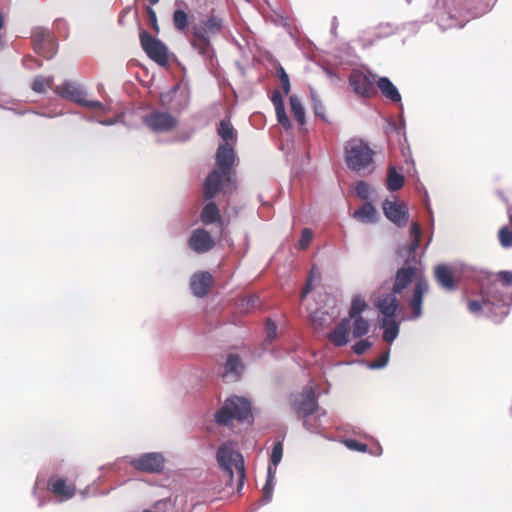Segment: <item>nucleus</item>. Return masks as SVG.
<instances>
[{
	"instance_id": "nucleus-1",
	"label": "nucleus",
	"mask_w": 512,
	"mask_h": 512,
	"mask_svg": "<svg viewBox=\"0 0 512 512\" xmlns=\"http://www.w3.org/2000/svg\"><path fill=\"white\" fill-rule=\"evenodd\" d=\"M235 151L232 144H220L216 152V168L206 177L203 198L210 200L232 183Z\"/></svg>"
},
{
	"instance_id": "nucleus-2",
	"label": "nucleus",
	"mask_w": 512,
	"mask_h": 512,
	"mask_svg": "<svg viewBox=\"0 0 512 512\" xmlns=\"http://www.w3.org/2000/svg\"><path fill=\"white\" fill-rule=\"evenodd\" d=\"M290 405L307 430L315 433L320 431L319 418L325 416L326 412L320 411L313 387L305 386L300 393L292 394Z\"/></svg>"
},
{
	"instance_id": "nucleus-3",
	"label": "nucleus",
	"mask_w": 512,
	"mask_h": 512,
	"mask_svg": "<svg viewBox=\"0 0 512 512\" xmlns=\"http://www.w3.org/2000/svg\"><path fill=\"white\" fill-rule=\"evenodd\" d=\"M375 151L361 138H352L345 143L344 159L347 167L359 175L366 176L375 169Z\"/></svg>"
},
{
	"instance_id": "nucleus-4",
	"label": "nucleus",
	"mask_w": 512,
	"mask_h": 512,
	"mask_svg": "<svg viewBox=\"0 0 512 512\" xmlns=\"http://www.w3.org/2000/svg\"><path fill=\"white\" fill-rule=\"evenodd\" d=\"M217 461L224 468L229 476L230 482L234 477L237 481V487L240 489L245 480L244 460L240 453L233 450L230 444H222L217 451Z\"/></svg>"
},
{
	"instance_id": "nucleus-5",
	"label": "nucleus",
	"mask_w": 512,
	"mask_h": 512,
	"mask_svg": "<svg viewBox=\"0 0 512 512\" xmlns=\"http://www.w3.org/2000/svg\"><path fill=\"white\" fill-rule=\"evenodd\" d=\"M251 416V403L245 398L233 396L215 414L216 421L227 425L232 419L243 421Z\"/></svg>"
},
{
	"instance_id": "nucleus-6",
	"label": "nucleus",
	"mask_w": 512,
	"mask_h": 512,
	"mask_svg": "<svg viewBox=\"0 0 512 512\" xmlns=\"http://www.w3.org/2000/svg\"><path fill=\"white\" fill-rule=\"evenodd\" d=\"M139 40L141 48L152 61L162 67L169 66V49L160 39L152 36L145 30H141Z\"/></svg>"
},
{
	"instance_id": "nucleus-7",
	"label": "nucleus",
	"mask_w": 512,
	"mask_h": 512,
	"mask_svg": "<svg viewBox=\"0 0 512 512\" xmlns=\"http://www.w3.org/2000/svg\"><path fill=\"white\" fill-rule=\"evenodd\" d=\"M376 75L361 70H353L349 76V84L353 91L365 98L373 97L377 91L375 88Z\"/></svg>"
},
{
	"instance_id": "nucleus-8",
	"label": "nucleus",
	"mask_w": 512,
	"mask_h": 512,
	"mask_svg": "<svg viewBox=\"0 0 512 512\" xmlns=\"http://www.w3.org/2000/svg\"><path fill=\"white\" fill-rule=\"evenodd\" d=\"M56 93L61 97L70 99L86 108L95 111L104 110V105L100 101L86 100L85 92L76 84L72 82H65L56 88Z\"/></svg>"
},
{
	"instance_id": "nucleus-9",
	"label": "nucleus",
	"mask_w": 512,
	"mask_h": 512,
	"mask_svg": "<svg viewBox=\"0 0 512 512\" xmlns=\"http://www.w3.org/2000/svg\"><path fill=\"white\" fill-rule=\"evenodd\" d=\"M34 50L45 58H51L56 51L57 43L47 28L35 27L31 33Z\"/></svg>"
},
{
	"instance_id": "nucleus-10",
	"label": "nucleus",
	"mask_w": 512,
	"mask_h": 512,
	"mask_svg": "<svg viewBox=\"0 0 512 512\" xmlns=\"http://www.w3.org/2000/svg\"><path fill=\"white\" fill-rule=\"evenodd\" d=\"M137 471L145 473H160L164 469L165 459L160 453L151 452L140 455L129 461Z\"/></svg>"
},
{
	"instance_id": "nucleus-11",
	"label": "nucleus",
	"mask_w": 512,
	"mask_h": 512,
	"mask_svg": "<svg viewBox=\"0 0 512 512\" xmlns=\"http://www.w3.org/2000/svg\"><path fill=\"white\" fill-rule=\"evenodd\" d=\"M143 122L154 132H168L177 125V119L172 114L158 110L145 115Z\"/></svg>"
},
{
	"instance_id": "nucleus-12",
	"label": "nucleus",
	"mask_w": 512,
	"mask_h": 512,
	"mask_svg": "<svg viewBox=\"0 0 512 512\" xmlns=\"http://www.w3.org/2000/svg\"><path fill=\"white\" fill-rule=\"evenodd\" d=\"M428 291V281L424 277H419L415 282L412 295L408 299V307L413 319H418L422 316L423 298Z\"/></svg>"
},
{
	"instance_id": "nucleus-13",
	"label": "nucleus",
	"mask_w": 512,
	"mask_h": 512,
	"mask_svg": "<svg viewBox=\"0 0 512 512\" xmlns=\"http://www.w3.org/2000/svg\"><path fill=\"white\" fill-rule=\"evenodd\" d=\"M189 248L197 254L207 253L215 246V241L207 230L197 228L192 231L188 239Z\"/></svg>"
},
{
	"instance_id": "nucleus-14",
	"label": "nucleus",
	"mask_w": 512,
	"mask_h": 512,
	"mask_svg": "<svg viewBox=\"0 0 512 512\" xmlns=\"http://www.w3.org/2000/svg\"><path fill=\"white\" fill-rule=\"evenodd\" d=\"M384 215L398 227H404L408 222V210L403 203L385 200L382 205Z\"/></svg>"
},
{
	"instance_id": "nucleus-15",
	"label": "nucleus",
	"mask_w": 512,
	"mask_h": 512,
	"mask_svg": "<svg viewBox=\"0 0 512 512\" xmlns=\"http://www.w3.org/2000/svg\"><path fill=\"white\" fill-rule=\"evenodd\" d=\"M350 331L351 321L345 317L328 333L327 338L334 346L343 347L349 341Z\"/></svg>"
},
{
	"instance_id": "nucleus-16",
	"label": "nucleus",
	"mask_w": 512,
	"mask_h": 512,
	"mask_svg": "<svg viewBox=\"0 0 512 512\" xmlns=\"http://www.w3.org/2000/svg\"><path fill=\"white\" fill-rule=\"evenodd\" d=\"M418 269L414 266L402 267L397 270L395 274V280L393 284V292L394 293H402L404 289H406L409 284L417 278Z\"/></svg>"
},
{
	"instance_id": "nucleus-17",
	"label": "nucleus",
	"mask_w": 512,
	"mask_h": 512,
	"mask_svg": "<svg viewBox=\"0 0 512 512\" xmlns=\"http://www.w3.org/2000/svg\"><path fill=\"white\" fill-rule=\"evenodd\" d=\"M434 277L436 282L446 290H455L458 286V281L454 277V271L448 265H437L434 268Z\"/></svg>"
},
{
	"instance_id": "nucleus-18",
	"label": "nucleus",
	"mask_w": 512,
	"mask_h": 512,
	"mask_svg": "<svg viewBox=\"0 0 512 512\" xmlns=\"http://www.w3.org/2000/svg\"><path fill=\"white\" fill-rule=\"evenodd\" d=\"M213 281V277L209 272L195 273L190 281L193 294L198 297L206 296L210 291Z\"/></svg>"
},
{
	"instance_id": "nucleus-19",
	"label": "nucleus",
	"mask_w": 512,
	"mask_h": 512,
	"mask_svg": "<svg viewBox=\"0 0 512 512\" xmlns=\"http://www.w3.org/2000/svg\"><path fill=\"white\" fill-rule=\"evenodd\" d=\"M48 489L64 500L71 499L76 494L75 484L67 483L63 478H50L48 481Z\"/></svg>"
},
{
	"instance_id": "nucleus-20",
	"label": "nucleus",
	"mask_w": 512,
	"mask_h": 512,
	"mask_svg": "<svg viewBox=\"0 0 512 512\" xmlns=\"http://www.w3.org/2000/svg\"><path fill=\"white\" fill-rule=\"evenodd\" d=\"M397 293H388L382 296H379L375 306L377 309L383 314V318H393L395 313L399 307V301L396 297Z\"/></svg>"
},
{
	"instance_id": "nucleus-21",
	"label": "nucleus",
	"mask_w": 512,
	"mask_h": 512,
	"mask_svg": "<svg viewBox=\"0 0 512 512\" xmlns=\"http://www.w3.org/2000/svg\"><path fill=\"white\" fill-rule=\"evenodd\" d=\"M223 28V19L219 16L211 14L206 20L202 21L198 25L193 26V30H200L202 34L210 35L219 34Z\"/></svg>"
},
{
	"instance_id": "nucleus-22",
	"label": "nucleus",
	"mask_w": 512,
	"mask_h": 512,
	"mask_svg": "<svg viewBox=\"0 0 512 512\" xmlns=\"http://www.w3.org/2000/svg\"><path fill=\"white\" fill-rule=\"evenodd\" d=\"M211 200H207L208 203L203 207L200 214V220L205 225L221 223L222 221L220 210L216 203Z\"/></svg>"
},
{
	"instance_id": "nucleus-23",
	"label": "nucleus",
	"mask_w": 512,
	"mask_h": 512,
	"mask_svg": "<svg viewBox=\"0 0 512 512\" xmlns=\"http://www.w3.org/2000/svg\"><path fill=\"white\" fill-rule=\"evenodd\" d=\"M377 87L381 91V93L391 100L392 102H400L401 101V95L398 91V89L395 87V85L387 78V77H380L376 81Z\"/></svg>"
},
{
	"instance_id": "nucleus-24",
	"label": "nucleus",
	"mask_w": 512,
	"mask_h": 512,
	"mask_svg": "<svg viewBox=\"0 0 512 512\" xmlns=\"http://www.w3.org/2000/svg\"><path fill=\"white\" fill-rule=\"evenodd\" d=\"M190 44L201 55H206L211 46L210 38L207 35L202 34L200 30L193 29Z\"/></svg>"
},
{
	"instance_id": "nucleus-25",
	"label": "nucleus",
	"mask_w": 512,
	"mask_h": 512,
	"mask_svg": "<svg viewBox=\"0 0 512 512\" xmlns=\"http://www.w3.org/2000/svg\"><path fill=\"white\" fill-rule=\"evenodd\" d=\"M353 217L362 223H373L376 221L377 211L370 202H366L354 211Z\"/></svg>"
},
{
	"instance_id": "nucleus-26",
	"label": "nucleus",
	"mask_w": 512,
	"mask_h": 512,
	"mask_svg": "<svg viewBox=\"0 0 512 512\" xmlns=\"http://www.w3.org/2000/svg\"><path fill=\"white\" fill-rule=\"evenodd\" d=\"M217 133L224 141L223 144H232L233 146L236 143V131L229 120L223 119L220 121Z\"/></svg>"
},
{
	"instance_id": "nucleus-27",
	"label": "nucleus",
	"mask_w": 512,
	"mask_h": 512,
	"mask_svg": "<svg viewBox=\"0 0 512 512\" xmlns=\"http://www.w3.org/2000/svg\"><path fill=\"white\" fill-rule=\"evenodd\" d=\"M404 183V176L401 173L397 172L394 166H389L387 169L386 180L387 189L391 192L398 191L404 186Z\"/></svg>"
},
{
	"instance_id": "nucleus-28",
	"label": "nucleus",
	"mask_w": 512,
	"mask_h": 512,
	"mask_svg": "<svg viewBox=\"0 0 512 512\" xmlns=\"http://www.w3.org/2000/svg\"><path fill=\"white\" fill-rule=\"evenodd\" d=\"M381 326L384 329L383 340L392 343L399 333L398 323L393 318H383Z\"/></svg>"
},
{
	"instance_id": "nucleus-29",
	"label": "nucleus",
	"mask_w": 512,
	"mask_h": 512,
	"mask_svg": "<svg viewBox=\"0 0 512 512\" xmlns=\"http://www.w3.org/2000/svg\"><path fill=\"white\" fill-rule=\"evenodd\" d=\"M243 369L242 361L236 354H229L225 363V375L233 374L238 379Z\"/></svg>"
},
{
	"instance_id": "nucleus-30",
	"label": "nucleus",
	"mask_w": 512,
	"mask_h": 512,
	"mask_svg": "<svg viewBox=\"0 0 512 512\" xmlns=\"http://www.w3.org/2000/svg\"><path fill=\"white\" fill-rule=\"evenodd\" d=\"M290 110L294 119L300 124L304 125L306 122L304 107L300 99L296 95H291L289 98Z\"/></svg>"
},
{
	"instance_id": "nucleus-31",
	"label": "nucleus",
	"mask_w": 512,
	"mask_h": 512,
	"mask_svg": "<svg viewBox=\"0 0 512 512\" xmlns=\"http://www.w3.org/2000/svg\"><path fill=\"white\" fill-rule=\"evenodd\" d=\"M352 335L354 338H361L369 331V322L362 316L352 318Z\"/></svg>"
},
{
	"instance_id": "nucleus-32",
	"label": "nucleus",
	"mask_w": 512,
	"mask_h": 512,
	"mask_svg": "<svg viewBox=\"0 0 512 512\" xmlns=\"http://www.w3.org/2000/svg\"><path fill=\"white\" fill-rule=\"evenodd\" d=\"M368 307L367 302L364 298L359 295H355L352 299L351 306L349 309L348 317L351 321L352 318L361 316V313L364 312Z\"/></svg>"
},
{
	"instance_id": "nucleus-33",
	"label": "nucleus",
	"mask_w": 512,
	"mask_h": 512,
	"mask_svg": "<svg viewBox=\"0 0 512 512\" xmlns=\"http://www.w3.org/2000/svg\"><path fill=\"white\" fill-rule=\"evenodd\" d=\"M189 24V15L182 9H176L173 13V25L174 28L183 32Z\"/></svg>"
},
{
	"instance_id": "nucleus-34",
	"label": "nucleus",
	"mask_w": 512,
	"mask_h": 512,
	"mask_svg": "<svg viewBox=\"0 0 512 512\" xmlns=\"http://www.w3.org/2000/svg\"><path fill=\"white\" fill-rule=\"evenodd\" d=\"M412 240L409 244V253L413 254L420 246L421 227L418 222H413L410 229Z\"/></svg>"
},
{
	"instance_id": "nucleus-35",
	"label": "nucleus",
	"mask_w": 512,
	"mask_h": 512,
	"mask_svg": "<svg viewBox=\"0 0 512 512\" xmlns=\"http://www.w3.org/2000/svg\"><path fill=\"white\" fill-rule=\"evenodd\" d=\"M53 85L52 77H43L37 76L31 85L33 91L37 93H44L48 88H51Z\"/></svg>"
},
{
	"instance_id": "nucleus-36",
	"label": "nucleus",
	"mask_w": 512,
	"mask_h": 512,
	"mask_svg": "<svg viewBox=\"0 0 512 512\" xmlns=\"http://www.w3.org/2000/svg\"><path fill=\"white\" fill-rule=\"evenodd\" d=\"M276 470V468H274ZM275 471L272 470V467L269 466L268 468V478L267 481L262 489V500L264 503H267L271 500L272 497V491H273V485H272V478Z\"/></svg>"
},
{
	"instance_id": "nucleus-37",
	"label": "nucleus",
	"mask_w": 512,
	"mask_h": 512,
	"mask_svg": "<svg viewBox=\"0 0 512 512\" xmlns=\"http://www.w3.org/2000/svg\"><path fill=\"white\" fill-rule=\"evenodd\" d=\"M498 237L501 245L504 248H509L512 246V228L507 226L501 227L498 232Z\"/></svg>"
},
{
	"instance_id": "nucleus-38",
	"label": "nucleus",
	"mask_w": 512,
	"mask_h": 512,
	"mask_svg": "<svg viewBox=\"0 0 512 512\" xmlns=\"http://www.w3.org/2000/svg\"><path fill=\"white\" fill-rule=\"evenodd\" d=\"M283 456V443L281 441H278L274 444L270 456V462L271 464L276 467L282 459Z\"/></svg>"
},
{
	"instance_id": "nucleus-39",
	"label": "nucleus",
	"mask_w": 512,
	"mask_h": 512,
	"mask_svg": "<svg viewBox=\"0 0 512 512\" xmlns=\"http://www.w3.org/2000/svg\"><path fill=\"white\" fill-rule=\"evenodd\" d=\"M276 74L284 93L288 94L290 92V80L288 74L286 73L285 69L282 66H279L277 68Z\"/></svg>"
},
{
	"instance_id": "nucleus-40",
	"label": "nucleus",
	"mask_w": 512,
	"mask_h": 512,
	"mask_svg": "<svg viewBox=\"0 0 512 512\" xmlns=\"http://www.w3.org/2000/svg\"><path fill=\"white\" fill-rule=\"evenodd\" d=\"M146 13H147L149 26L156 34H158L160 32V27L158 24L157 15H156L155 10L151 6H148L146 8Z\"/></svg>"
},
{
	"instance_id": "nucleus-41",
	"label": "nucleus",
	"mask_w": 512,
	"mask_h": 512,
	"mask_svg": "<svg viewBox=\"0 0 512 512\" xmlns=\"http://www.w3.org/2000/svg\"><path fill=\"white\" fill-rule=\"evenodd\" d=\"M265 333H266V341L268 343H271L277 336V326L276 324L270 320L267 319L265 324Z\"/></svg>"
},
{
	"instance_id": "nucleus-42",
	"label": "nucleus",
	"mask_w": 512,
	"mask_h": 512,
	"mask_svg": "<svg viewBox=\"0 0 512 512\" xmlns=\"http://www.w3.org/2000/svg\"><path fill=\"white\" fill-rule=\"evenodd\" d=\"M277 121L278 123L286 130L291 128L290 120L285 112L284 107H280L279 109L275 110Z\"/></svg>"
},
{
	"instance_id": "nucleus-43",
	"label": "nucleus",
	"mask_w": 512,
	"mask_h": 512,
	"mask_svg": "<svg viewBox=\"0 0 512 512\" xmlns=\"http://www.w3.org/2000/svg\"><path fill=\"white\" fill-rule=\"evenodd\" d=\"M372 346L371 342H369L367 339H362L356 342L352 346V350L357 355L364 354L370 347Z\"/></svg>"
},
{
	"instance_id": "nucleus-44",
	"label": "nucleus",
	"mask_w": 512,
	"mask_h": 512,
	"mask_svg": "<svg viewBox=\"0 0 512 512\" xmlns=\"http://www.w3.org/2000/svg\"><path fill=\"white\" fill-rule=\"evenodd\" d=\"M345 446L354 451L358 452H366L367 451V445L364 443H361L355 439H346L343 441Z\"/></svg>"
},
{
	"instance_id": "nucleus-45",
	"label": "nucleus",
	"mask_w": 512,
	"mask_h": 512,
	"mask_svg": "<svg viewBox=\"0 0 512 512\" xmlns=\"http://www.w3.org/2000/svg\"><path fill=\"white\" fill-rule=\"evenodd\" d=\"M389 354H390V351L386 350L377 359H375L373 362H371L370 367L373 369H380V368L385 367L389 360Z\"/></svg>"
},
{
	"instance_id": "nucleus-46",
	"label": "nucleus",
	"mask_w": 512,
	"mask_h": 512,
	"mask_svg": "<svg viewBox=\"0 0 512 512\" xmlns=\"http://www.w3.org/2000/svg\"><path fill=\"white\" fill-rule=\"evenodd\" d=\"M313 238V233L312 231L309 229V228H304L301 232V238H300V241H299V247L301 249H306L311 240Z\"/></svg>"
},
{
	"instance_id": "nucleus-47",
	"label": "nucleus",
	"mask_w": 512,
	"mask_h": 512,
	"mask_svg": "<svg viewBox=\"0 0 512 512\" xmlns=\"http://www.w3.org/2000/svg\"><path fill=\"white\" fill-rule=\"evenodd\" d=\"M312 102L315 115L326 121L325 106L323 103L315 95H312Z\"/></svg>"
},
{
	"instance_id": "nucleus-48",
	"label": "nucleus",
	"mask_w": 512,
	"mask_h": 512,
	"mask_svg": "<svg viewBox=\"0 0 512 512\" xmlns=\"http://www.w3.org/2000/svg\"><path fill=\"white\" fill-rule=\"evenodd\" d=\"M355 190H356V194H357L360 198H362V199H364V200L368 199L369 194H370V187H369V185H368L366 182H364V181H359V182L356 184V188H355Z\"/></svg>"
},
{
	"instance_id": "nucleus-49",
	"label": "nucleus",
	"mask_w": 512,
	"mask_h": 512,
	"mask_svg": "<svg viewBox=\"0 0 512 512\" xmlns=\"http://www.w3.org/2000/svg\"><path fill=\"white\" fill-rule=\"evenodd\" d=\"M498 279L505 285H512V272L511 271H500L497 274Z\"/></svg>"
},
{
	"instance_id": "nucleus-50",
	"label": "nucleus",
	"mask_w": 512,
	"mask_h": 512,
	"mask_svg": "<svg viewBox=\"0 0 512 512\" xmlns=\"http://www.w3.org/2000/svg\"><path fill=\"white\" fill-rule=\"evenodd\" d=\"M483 303H486V301L470 300L468 302V310L471 313H478L482 310Z\"/></svg>"
},
{
	"instance_id": "nucleus-51",
	"label": "nucleus",
	"mask_w": 512,
	"mask_h": 512,
	"mask_svg": "<svg viewBox=\"0 0 512 512\" xmlns=\"http://www.w3.org/2000/svg\"><path fill=\"white\" fill-rule=\"evenodd\" d=\"M271 100L274 104L275 110L279 109L280 107H284L283 97L279 91L275 90L273 92Z\"/></svg>"
},
{
	"instance_id": "nucleus-52",
	"label": "nucleus",
	"mask_w": 512,
	"mask_h": 512,
	"mask_svg": "<svg viewBox=\"0 0 512 512\" xmlns=\"http://www.w3.org/2000/svg\"><path fill=\"white\" fill-rule=\"evenodd\" d=\"M314 273V267L311 269V272H310V276L309 278L307 279V282L304 286V288L302 289L301 291V299L303 300L312 290V283H311V278H312V275Z\"/></svg>"
},
{
	"instance_id": "nucleus-53",
	"label": "nucleus",
	"mask_w": 512,
	"mask_h": 512,
	"mask_svg": "<svg viewBox=\"0 0 512 512\" xmlns=\"http://www.w3.org/2000/svg\"><path fill=\"white\" fill-rule=\"evenodd\" d=\"M160 0H149L150 5H156Z\"/></svg>"
},
{
	"instance_id": "nucleus-54",
	"label": "nucleus",
	"mask_w": 512,
	"mask_h": 512,
	"mask_svg": "<svg viewBox=\"0 0 512 512\" xmlns=\"http://www.w3.org/2000/svg\"><path fill=\"white\" fill-rule=\"evenodd\" d=\"M255 301H256V297H251V298L247 299V303H250V302L254 303Z\"/></svg>"
},
{
	"instance_id": "nucleus-55",
	"label": "nucleus",
	"mask_w": 512,
	"mask_h": 512,
	"mask_svg": "<svg viewBox=\"0 0 512 512\" xmlns=\"http://www.w3.org/2000/svg\"><path fill=\"white\" fill-rule=\"evenodd\" d=\"M2 26H3V17H2V15L0 14V29L2 28Z\"/></svg>"
},
{
	"instance_id": "nucleus-56",
	"label": "nucleus",
	"mask_w": 512,
	"mask_h": 512,
	"mask_svg": "<svg viewBox=\"0 0 512 512\" xmlns=\"http://www.w3.org/2000/svg\"><path fill=\"white\" fill-rule=\"evenodd\" d=\"M3 46V36L0 34V47Z\"/></svg>"
},
{
	"instance_id": "nucleus-57",
	"label": "nucleus",
	"mask_w": 512,
	"mask_h": 512,
	"mask_svg": "<svg viewBox=\"0 0 512 512\" xmlns=\"http://www.w3.org/2000/svg\"><path fill=\"white\" fill-rule=\"evenodd\" d=\"M312 321L316 322V314L312 317Z\"/></svg>"
}]
</instances>
